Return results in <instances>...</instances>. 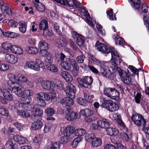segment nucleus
Listing matches in <instances>:
<instances>
[{"instance_id": "603ef678", "label": "nucleus", "mask_w": 149, "mask_h": 149, "mask_svg": "<svg viewBox=\"0 0 149 149\" xmlns=\"http://www.w3.org/2000/svg\"><path fill=\"white\" fill-rule=\"evenodd\" d=\"M8 110L5 107L0 108V115L7 116L8 115Z\"/></svg>"}, {"instance_id": "aec40b11", "label": "nucleus", "mask_w": 149, "mask_h": 149, "mask_svg": "<svg viewBox=\"0 0 149 149\" xmlns=\"http://www.w3.org/2000/svg\"><path fill=\"white\" fill-rule=\"evenodd\" d=\"M44 66V63L41 60L37 58L34 64L33 65L32 70L38 72L40 70V68H43Z\"/></svg>"}, {"instance_id": "9d476101", "label": "nucleus", "mask_w": 149, "mask_h": 149, "mask_svg": "<svg viewBox=\"0 0 149 149\" xmlns=\"http://www.w3.org/2000/svg\"><path fill=\"white\" fill-rule=\"evenodd\" d=\"M23 86L20 83L15 81H11L10 85L8 84V88L18 96H21L22 95L21 90Z\"/></svg>"}, {"instance_id": "473e14b6", "label": "nucleus", "mask_w": 149, "mask_h": 149, "mask_svg": "<svg viewBox=\"0 0 149 149\" xmlns=\"http://www.w3.org/2000/svg\"><path fill=\"white\" fill-rule=\"evenodd\" d=\"M107 134L111 136H117L119 133L118 130L115 128L109 127L107 130Z\"/></svg>"}, {"instance_id": "4c0bfd02", "label": "nucleus", "mask_w": 149, "mask_h": 149, "mask_svg": "<svg viewBox=\"0 0 149 149\" xmlns=\"http://www.w3.org/2000/svg\"><path fill=\"white\" fill-rule=\"evenodd\" d=\"M119 108L118 105L112 101L110 105L109 106L108 110L111 112H114L117 111Z\"/></svg>"}, {"instance_id": "a18cd8bd", "label": "nucleus", "mask_w": 149, "mask_h": 149, "mask_svg": "<svg viewBox=\"0 0 149 149\" xmlns=\"http://www.w3.org/2000/svg\"><path fill=\"white\" fill-rule=\"evenodd\" d=\"M75 134L77 136H84L86 133V131L83 128H80L76 130Z\"/></svg>"}, {"instance_id": "f8f14e48", "label": "nucleus", "mask_w": 149, "mask_h": 149, "mask_svg": "<svg viewBox=\"0 0 149 149\" xmlns=\"http://www.w3.org/2000/svg\"><path fill=\"white\" fill-rule=\"evenodd\" d=\"M77 80L79 84L85 88H91V86L93 81L92 78L88 76L84 77L82 79L78 78Z\"/></svg>"}, {"instance_id": "bf43d9fd", "label": "nucleus", "mask_w": 149, "mask_h": 149, "mask_svg": "<svg viewBox=\"0 0 149 149\" xmlns=\"http://www.w3.org/2000/svg\"><path fill=\"white\" fill-rule=\"evenodd\" d=\"M115 40L116 43L117 44L122 45H123L125 44V42L123 41V39L121 37H117L115 38Z\"/></svg>"}, {"instance_id": "bb28decb", "label": "nucleus", "mask_w": 149, "mask_h": 149, "mask_svg": "<svg viewBox=\"0 0 149 149\" xmlns=\"http://www.w3.org/2000/svg\"><path fill=\"white\" fill-rule=\"evenodd\" d=\"M61 75L67 81L71 82L72 80V78L71 75L67 71L62 72Z\"/></svg>"}, {"instance_id": "c9c22d12", "label": "nucleus", "mask_w": 149, "mask_h": 149, "mask_svg": "<svg viewBox=\"0 0 149 149\" xmlns=\"http://www.w3.org/2000/svg\"><path fill=\"white\" fill-rule=\"evenodd\" d=\"M17 78L16 81L21 83H26L28 81L27 78L22 74H17Z\"/></svg>"}, {"instance_id": "a878e982", "label": "nucleus", "mask_w": 149, "mask_h": 149, "mask_svg": "<svg viewBox=\"0 0 149 149\" xmlns=\"http://www.w3.org/2000/svg\"><path fill=\"white\" fill-rule=\"evenodd\" d=\"M78 113L73 111H70L69 113L65 117V118L69 121H73L77 118Z\"/></svg>"}, {"instance_id": "58836bf2", "label": "nucleus", "mask_w": 149, "mask_h": 149, "mask_svg": "<svg viewBox=\"0 0 149 149\" xmlns=\"http://www.w3.org/2000/svg\"><path fill=\"white\" fill-rule=\"evenodd\" d=\"M39 29L41 30H45L48 28L47 21L45 19H43L40 24Z\"/></svg>"}, {"instance_id": "c03bdc74", "label": "nucleus", "mask_w": 149, "mask_h": 149, "mask_svg": "<svg viewBox=\"0 0 149 149\" xmlns=\"http://www.w3.org/2000/svg\"><path fill=\"white\" fill-rule=\"evenodd\" d=\"M119 93L114 88H113L111 99H117L119 98Z\"/></svg>"}, {"instance_id": "f257e3e1", "label": "nucleus", "mask_w": 149, "mask_h": 149, "mask_svg": "<svg viewBox=\"0 0 149 149\" xmlns=\"http://www.w3.org/2000/svg\"><path fill=\"white\" fill-rule=\"evenodd\" d=\"M40 85L44 89L53 91L48 93L40 92L36 94V101L39 105L44 107L46 104L45 101L52 100L56 97V94L54 92L56 91V84L53 81L44 80Z\"/></svg>"}, {"instance_id": "8fccbe9b", "label": "nucleus", "mask_w": 149, "mask_h": 149, "mask_svg": "<svg viewBox=\"0 0 149 149\" xmlns=\"http://www.w3.org/2000/svg\"><path fill=\"white\" fill-rule=\"evenodd\" d=\"M17 74L13 75L11 73L8 74L7 75V77L10 80V81H9V82L8 84H9V85H10V82L11 84V81H12L13 79L15 81H16V79H17Z\"/></svg>"}, {"instance_id": "7ed1b4c3", "label": "nucleus", "mask_w": 149, "mask_h": 149, "mask_svg": "<svg viewBox=\"0 0 149 149\" xmlns=\"http://www.w3.org/2000/svg\"><path fill=\"white\" fill-rule=\"evenodd\" d=\"M88 56L89 59L92 63L100 68V73L102 76L109 78L111 76V72L107 66V62L99 60L90 54H88Z\"/></svg>"}, {"instance_id": "ea45409f", "label": "nucleus", "mask_w": 149, "mask_h": 149, "mask_svg": "<svg viewBox=\"0 0 149 149\" xmlns=\"http://www.w3.org/2000/svg\"><path fill=\"white\" fill-rule=\"evenodd\" d=\"M107 15L108 17L110 20H116V18L115 14L113 13V11L112 9L109 10L107 12Z\"/></svg>"}, {"instance_id": "5701e85b", "label": "nucleus", "mask_w": 149, "mask_h": 149, "mask_svg": "<svg viewBox=\"0 0 149 149\" xmlns=\"http://www.w3.org/2000/svg\"><path fill=\"white\" fill-rule=\"evenodd\" d=\"M59 143L50 141L45 146L44 149H59Z\"/></svg>"}, {"instance_id": "864d4df0", "label": "nucleus", "mask_w": 149, "mask_h": 149, "mask_svg": "<svg viewBox=\"0 0 149 149\" xmlns=\"http://www.w3.org/2000/svg\"><path fill=\"white\" fill-rule=\"evenodd\" d=\"M45 113L48 116H52L54 114L55 112L52 108H48L45 110Z\"/></svg>"}, {"instance_id": "2f4dec72", "label": "nucleus", "mask_w": 149, "mask_h": 149, "mask_svg": "<svg viewBox=\"0 0 149 149\" xmlns=\"http://www.w3.org/2000/svg\"><path fill=\"white\" fill-rule=\"evenodd\" d=\"M46 68L49 71L53 73H56L58 72V68L57 66L53 64H48Z\"/></svg>"}, {"instance_id": "dca6fc26", "label": "nucleus", "mask_w": 149, "mask_h": 149, "mask_svg": "<svg viewBox=\"0 0 149 149\" xmlns=\"http://www.w3.org/2000/svg\"><path fill=\"white\" fill-rule=\"evenodd\" d=\"M3 95L5 99L2 97L0 96V101L4 104H7L8 103L6 100L9 101H12L13 99L12 95L10 92L6 89H3L2 91Z\"/></svg>"}, {"instance_id": "393cba45", "label": "nucleus", "mask_w": 149, "mask_h": 149, "mask_svg": "<svg viewBox=\"0 0 149 149\" xmlns=\"http://www.w3.org/2000/svg\"><path fill=\"white\" fill-rule=\"evenodd\" d=\"M70 58H67L65 59V61H62L60 63V65L61 67L67 71L70 70L72 68L70 64L68 63V61L69 62V59Z\"/></svg>"}, {"instance_id": "cd10ccee", "label": "nucleus", "mask_w": 149, "mask_h": 149, "mask_svg": "<svg viewBox=\"0 0 149 149\" xmlns=\"http://www.w3.org/2000/svg\"><path fill=\"white\" fill-rule=\"evenodd\" d=\"M25 49L26 52L30 54H36L38 52V49L33 47L27 46Z\"/></svg>"}, {"instance_id": "a19ab883", "label": "nucleus", "mask_w": 149, "mask_h": 149, "mask_svg": "<svg viewBox=\"0 0 149 149\" xmlns=\"http://www.w3.org/2000/svg\"><path fill=\"white\" fill-rule=\"evenodd\" d=\"M9 66L8 64L3 63L0 60V71L4 72L9 69Z\"/></svg>"}, {"instance_id": "412c9836", "label": "nucleus", "mask_w": 149, "mask_h": 149, "mask_svg": "<svg viewBox=\"0 0 149 149\" xmlns=\"http://www.w3.org/2000/svg\"><path fill=\"white\" fill-rule=\"evenodd\" d=\"M97 124L100 129L101 128L106 129L109 127V120L107 119L98 120L97 121Z\"/></svg>"}, {"instance_id": "13d9d810", "label": "nucleus", "mask_w": 149, "mask_h": 149, "mask_svg": "<svg viewBox=\"0 0 149 149\" xmlns=\"http://www.w3.org/2000/svg\"><path fill=\"white\" fill-rule=\"evenodd\" d=\"M77 103L81 105L86 106L87 105V102L81 98H78L77 99Z\"/></svg>"}, {"instance_id": "b1692460", "label": "nucleus", "mask_w": 149, "mask_h": 149, "mask_svg": "<svg viewBox=\"0 0 149 149\" xmlns=\"http://www.w3.org/2000/svg\"><path fill=\"white\" fill-rule=\"evenodd\" d=\"M13 139L15 141L20 144H24L28 142V140L25 137L18 135L14 136Z\"/></svg>"}, {"instance_id": "69168bd1", "label": "nucleus", "mask_w": 149, "mask_h": 149, "mask_svg": "<svg viewBox=\"0 0 149 149\" xmlns=\"http://www.w3.org/2000/svg\"><path fill=\"white\" fill-rule=\"evenodd\" d=\"M34 64V61H28L26 63L25 66L28 68L32 70L33 65Z\"/></svg>"}, {"instance_id": "4be33fe9", "label": "nucleus", "mask_w": 149, "mask_h": 149, "mask_svg": "<svg viewBox=\"0 0 149 149\" xmlns=\"http://www.w3.org/2000/svg\"><path fill=\"white\" fill-rule=\"evenodd\" d=\"M1 10L3 13H6L9 16L12 15L14 14V11L9 8L6 4L1 5Z\"/></svg>"}, {"instance_id": "0eeeda50", "label": "nucleus", "mask_w": 149, "mask_h": 149, "mask_svg": "<svg viewBox=\"0 0 149 149\" xmlns=\"http://www.w3.org/2000/svg\"><path fill=\"white\" fill-rule=\"evenodd\" d=\"M131 5L139 13H147L148 7L145 3L140 4V0H129Z\"/></svg>"}, {"instance_id": "052dcab7", "label": "nucleus", "mask_w": 149, "mask_h": 149, "mask_svg": "<svg viewBox=\"0 0 149 149\" xmlns=\"http://www.w3.org/2000/svg\"><path fill=\"white\" fill-rule=\"evenodd\" d=\"M23 52L22 48L17 45L15 54L18 55H23Z\"/></svg>"}, {"instance_id": "3c124183", "label": "nucleus", "mask_w": 149, "mask_h": 149, "mask_svg": "<svg viewBox=\"0 0 149 149\" xmlns=\"http://www.w3.org/2000/svg\"><path fill=\"white\" fill-rule=\"evenodd\" d=\"M96 27L98 33L102 36H104L105 32L104 30L102 28V26L100 24H96Z\"/></svg>"}, {"instance_id": "6e6552de", "label": "nucleus", "mask_w": 149, "mask_h": 149, "mask_svg": "<svg viewBox=\"0 0 149 149\" xmlns=\"http://www.w3.org/2000/svg\"><path fill=\"white\" fill-rule=\"evenodd\" d=\"M111 61L112 63L111 68L113 69L117 70L119 68L118 65L117 64L118 61L120 63L122 61L119 54L117 51L113 47H111Z\"/></svg>"}, {"instance_id": "e2e57ef3", "label": "nucleus", "mask_w": 149, "mask_h": 149, "mask_svg": "<svg viewBox=\"0 0 149 149\" xmlns=\"http://www.w3.org/2000/svg\"><path fill=\"white\" fill-rule=\"evenodd\" d=\"M57 44L59 45V47L63 46H67V43L65 42L63 40L58 39L56 41Z\"/></svg>"}, {"instance_id": "20e7f679", "label": "nucleus", "mask_w": 149, "mask_h": 149, "mask_svg": "<svg viewBox=\"0 0 149 149\" xmlns=\"http://www.w3.org/2000/svg\"><path fill=\"white\" fill-rule=\"evenodd\" d=\"M64 90L68 97H65L61 100V102L67 106H70L72 105L74 103L73 99L75 97L76 88L73 85L70 84L64 88Z\"/></svg>"}, {"instance_id": "4468645a", "label": "nucleus", "mask_w": 149, "mask_h": 149, "mask_svg": "<svg viewBox=\"0 0 149 149\" xmlns=\"http://www.w3.org/2000/svg\"><path fill=\"white\" fill-rule=\"evenodd\" d=\"M27 110L30 111L32 115L34 116H41L43 115L42 110L36 106H33L30 105L28 107L26 106V108Z\"/></svg>"}, {"instance_id": "6ab92c4d", "label": "nucleus", "mask_w": 149, "mask_h": 149, "mask_svg": "<svg viewBox=\"0 0 149 149\" xmlns=\"http://www.w3.org/2000/svg\"><path fill=\"white\" fill-rule=\"evenodd\" d=\"M40 55L44 57L45 61L46 62L49 63H52L53 62V56L47 51H42L41 52Z\"/></svg>"}, {"instance_id": "423d86ee", "label": "nucleus", "mask_w": 149, "mask_h": 149, "mask_svg": "<svg viewBox=\"0 0 149 149\" xmlns=\"http://www.w3.org/2000/svg\"><path fill=\"white\" fill-rule=\"evenodd\" d=\"M21 98L22 101L19 104V106L23 108H26V106L31 101L30 97L33 95V91L31 89H26L22 91Z\"/></svg>"}, {"instance_id": "2eb2a0df", "label": "nucleus", "mask_w": 149, "mask_h": 149, "mask_svg": "<svg viewBox=\"0 0 149 149\" xmlns=\"http://www.w3.org/2000/svg\"><path fill=\"white\" fill-rule=\"evenodd\" d=\"M96 49L102 53L104 54H109L111 51L110 48L104 43L97 41L95 45Z\"/></svg>"}, {"instance_id": "680f3d73", "label": "nucleus", "mask_w": 149, "mask_h": 149, "mask_svg": "<svg viewBox=\"0 0 149 149\" xmlns=\"http://www.w3.org/2000/svg\"><path fill=\"white\" fill-rule=\"evenodd\" d=\"M8 24L11 27L15 28L17 26V22L15 20L13 19H11L8 21Z\"/></svg>"}, {"instance_id": "f3484780", "label": "nucleus", "mask_w": 149, "mask_h": 149, "mask_svg": "<svg viewBox=\"0 0 149 149\" xmlns=\"http://www.w3.org/2000/svg\"><path fill=\"white\" fill-rule=\"evenodd\" d=\"M72 34L73 37L77 38L76 43L79 46H81L83 45L85 42L84 37L81 35L78 34L74 31H72Z\"/></svg>"}, {"instance_id": "0e129e2a", "label": "nucleus", "mask_w": 149, "mask_h": 149, "mask_svg": "<svg viewBox=\"0 0 149 149\" xmlns=\"http://www.w3.org/2000/svg\"><path fill=\"white\" fill-rule=\"evenodd\" d=\"M42 140L41 136L39 135H37L34 138L33 142L34 143L38 144Z\"/></svg>"}, {"instance_id": "4d7b16f0", "label": "nucleus", "mask_w": 149, "mask_h": 149, "mask_svg": "<svg viewBox=\"0 0 149 149\" xmlns=\"http://www.w3.org/2000/svg\"><path fill=\"white\" fill-rule=\"evenodd\" d=\"M135 102L137 104H140V101L141 99H142V96L140 93H137L135 96L134 97Z\"/></svg>"}, {"instance_id": "de8ad7c7", "label": "nucleus", "mask_w": 149, "mask_h": 149, "mask_svg": "<svg viewBox=\"0 0 149 149\" xmlns=\"http://www.w3.org/2000/svg\"><path fill=\"white\" fill-rule=\"evenodd\" d=\"M143 19L144 22V24L146 28L149 32V16L147 15L146 16L144 15Z\"/></svg>"}, {"instance_id": "338daca9", "label": "nucleus", "mask_w": 149, "mask_h": 149, "mask_svg": "<svg viewBox=\"0 0 149 149\" xmlns=\"http://www.w3.org/2000/svg\"><path fill=\"white\" fill-rule=\"evenodd\" d=\"M56 56L57 59L60 60L61 61H64V59L66 57V56L62 52L61 53L57 55H56Z\"/></svg>"}, {"instance_id": "a211bd4d", "label": "nucleus", "mask_w": 149, "mask_h": 149, "mask_svg": "<svg viewBox=\"0 0 149 149\" xmlns=\"http://www.w3.org/2000/svg\"><path fill=\"white\" fill-rule=\"evenodd\" d=\"M6 54L5 59L7 63L11 64H15L17 63L18 58L16 56L8 53Z\"/></svg>"}, {"instance_id": "79ce46f5", "label": "nucleus", "mask_w": 149, "mask_h": 149, "mask_svg": "<svg viewBox=\"0 0 149 149\" xmlns=\"http://www.w3.org/2000/svg\"><path fill=\"white\" fill-rule=\"evenodd\" d=\"M103 102L101 105V106L102 108H104L108 110L109 106L110 105L112 101L110 100H106L103 99Z\"/></svg>"}, {"instance_id": "1a4fd4ad", "label": "nucleus", "mask_w": 149, "mask_h": 149, "mask_svg": "<svg viewBox=\"0 0 149 149\" xmlns=\"http://www.w3.org/2000/svg\"><path fill=\"white\" fill-rule=\"evenodd\" d=\"M117 70L121 80L125 84L128 85L132 84L133 81L129 71L127 72L120 68Z\"/></svg>"}, {"instance_id": "39448f33", "label": "nucleus", "mask_w": 149, "mask_h": 149, "mask_svg": "<svg viewBox=\"0 0 149 149\" xmlns=\"http://www.w3.org/2000/svg\"><path fill=\"white\" fill-rule=\"evenodd\" d=\"M74 131V128L70 125H68L65 128H61L60 134L61 143H66L69 137L73 134Z\"/></svg>"}, {"instance_id": "f704fd0d", "label": "nucleus", "mask_w": 149, "mask_h": 149, "mask_svg": "<svg viewBox=\"0 0 149 149\" xmlns=\"http://www.w3.org/2000/svg\"><path fill=\"white\" fill-rule=\"evenodd\" d=\"M80 114L84 116H91L93 113V111L90 109H86L81 110L80 112Z\"/></svg>"}, {"instance_id": "c756f323", "label": "nucleus", "mask_w": 149, "mask_h": 149, "mask_svg": "<svg viewBox=\"0 0 149 149\" xmlns=\"http://www.w3.org/2000/svg\"><path fill=\"white\" fill-rule=\"evenodd\" d=\"M91 143L93 147H97L100 146L101 144V139L100 138H93L92 140Z\"/></svg>"}, {"instance_id": "7c9ffc66", "label": "nucleus", "mask_w": 149, "mask_h": 149, "mask_svg": "<svg viewBox=\"0 0 149 149\" xmlns=\"http://www.w3.org/2000/svg\"><path fill=\"white\" fill-rule=\"evenodd\" d=\"M38 47L40 49V54H41V52L42 51H47L46 50L48 48L47 43L44 41L40 42L38 45Z\"/></svg>"}, {"instance_id": "c85d7f7f", "label": "nucleus", "mask_w": 149, "mask_h": 149, "mask_svg": "<svg viewBox=\"0 0 149 149\" xmlns=\"http://www.w3.org/2000/svg\"><path fill=\"white\" fill-rule=\"evenodd\" d=\"M43 123L39 120L34 122L32 125L31 127L34 130H37L40 129L43 125Z\"/></svg>"}, {"instance_id": "f03ea898", "label": "nucleus", "mask_w": 149, "mask_h": 149, "mask_svg": "<svg viewBox=\"0 0 149 149\" xmlns=\"http://www.w3.org/2000/svg\"><path fill=\"white\" fill-rule=\"evenodd\" d=\"M61 5L69 7L71 9L79 8L81 13L84 15L86 22L90 26L94 27L96 24L95 20L90 17L88 11L82 7L81 3L77 0H54Z\"/></svg>"}, {"instance_id": "49530a36", "label": "nucleus", "mask_w": 149, "mask_h": 149, "mask_svg": "<svg viewBox=\"0 0 149 149\" xmlns=\"http://www.w3.org/2000/svg\"><path fill=\"white\" fill-rule=\"evenodd\" d=\"M84 98L86 101L87 103H91L93 101L94 95H90L89 94H85Z\"/></svg>"}, {"instance_id": "ddd939ff", "label": "nucleus", "mask_w": 149, "mask_h": 149, "mask_svg": "<svg viewBox=\"0 0 149 149\" xmlns=\"http://www.w3.org/2000/svg\"><path fill=\"white\" fill-rule=\"evenodd\" d=\"M17 46V45H13L7 42H4L1 44V46L4 50V53H8L9 49L12 53L15 54Z\"/></svg>"}, {"instance_id": "774afa93", "label": "nucleus", "mask_w": 149, "mask_h": 149, "mask_svg": "<svg viewBox=\"0 0 149 149\" xmlns=\"http://www.w3.org/2000/svg\"><path fill=\"white\" fill-rule=\"evenodd\" d=\"M143 127V130L145 133L146 138L149 139V127Z\"/></svg>"}, {"instance_id": "09e8293b", "label": "nucleus", "mask_w": 149, "mask_h": 149, "mask_svg": "<svg viewBox=\"0 0 149 149\" xmlns=\"http://www.w3.org/2000/svg\"><path fill=\"white\" fill-rule=\"evenodd\" d=\"M35 6L37 10L40 12H42L45 9L44 6L41 3L35 4Z\"/></svg>"}, {"instance_id": "37998d69", "label": "nucleus", "mask_w": 149, "mask_h": 149, "mask_svg": "<svg viewBox=\"0 0 149 149\" xmlns=\"http://www.w3.org/2000/svg\"><path fill=\"white\" fill-rule=\"evenodd\" d=\"M113 88H105L103 91L104 94L107 96L111 98Z\"/></svg>"}, {"instance_id": "72a5a7b5", "label": "nucleus", "mask_w": 149, "mask_h": 149, "mask_svg": "<svg viewBox=\"0 0 149 149\" xmlns=\"http://www.w3.org/2000/svg\"><path fill=\"white\" fill-rule=\"evenodd\" d=\"M19 29L21 33H24L26 31L27 25L24 22L21 21L19 22Z\"/></svg>"}, {"instance_id": "9b49d317", "label": "nucleus", "mask_w": 149, "mask_h": 149, "mask_svg": "<svg viewBox=\"0 0 149 149\" xmlns=\"http://www.w3.org/2000/svg\"><path fill=\"white\" fill-rule=\"evenodd\" d=\"M131 118L134 123L138 126H144L146 121L143 116L140 114L135 113L132 115Z\"/></svg>"}, {"instance_id": "5fc2aeb1", "label": "nucleus", "mask_w": 149, "mask_h": 149, "mask_svg": "<svg viewBox=\"0 0 149 149\" xmlns=\"http://www.w3.org/2000/svg\"><path fill=\"white\" fill-rule=\"evenodd\" d=\"M52 124L49 123L45 124L44 127V132L45 133L48 132L52 128Z\"/></svg>"}, {"instance_id": "e433bc0d", "label": "nucleus", "mask_w": 149, "mask_h": 149, "mask_svg": "<svg viewBox=\"0 0 149 149\" xmlns=\"http://www.w3.org/2000/svg\"><path fill=\"white\" fill-rule=\"evenodd\" d=\"M69 62L74 70L77 71L79 70V67L78 64L74 59L72 58L69 59Z\"/></svg>"}, {"instance_id": "6e6d98bb", "label": "nucleus", "mask_w": 149, "mask_h": 149, "mask_svg": "<svg viewBox=\"0 0 149 149\" xmlns=\"http://www.w3.org/2000/svg\"><path fill=\"white\" fill-rule=\"evenodd\" d=\"M13 125L16 127L19 131H22L23 129V125L21 123L16 122L13 123Z\"/></svg>"}]
</instances>
